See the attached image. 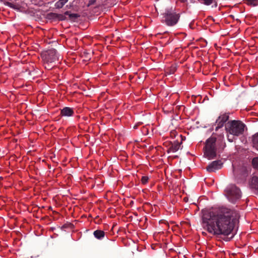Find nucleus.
<instances>
[{"mask_svg": "<svg viewBox=\"0 0 258 258\" xmlns=\"http://www.w3.org/2000/svg\"><path fill=\"white\" fill-rule=\"evenodd\" d=\"M238 217L235 211L227 208H221L217 214L207 210L202 211L203 227L215 235L228 236L232 234Z\"/></svg>", "mask_w": 258, "mask_h": 258, "instance_id": "f257e3e1", "label": "nucleus"}, {"mask_svg": "<svg viewBox=\"0 0 258 258\" xmlns=\"http://www.w3.org/2000/svg\"><path fill=\"white\" fill-rule=\"evenodd\" d=\"M245 126L242 121L233 120L228 121L225 124V130L230 135L238 137L243 134Z\"/></svg>", "mask_w": 258, "mask_h": 258, "instance_id": "f03ea898", "label": "nucleus"}, {"mask_svg": "<svg viewBox=\"0 0 258 258\" xmlns=\"http://www.w3.org/2000/svg\"><path fill=\"white\" fill-rule=\"evenodd\" d=\"M216 141L215 138L211 137L206 142L204 154L209 159H213L216 156Z\"/></svg>", "mask_w": 258, "mask_h": 258, "instance_id": "7ed1b4c3", "label": "nucleus"}, {"mask_svg": "<svg viewBox=\"0 0 258 258\" xmlns=\"http://www.w3.org/2000/svg\"><path fill=\"white\" fill-rule=\"evenodd\" d=\"M180 18L179 14L174 11L166 10L164 14V20L165 23L169 26H173L176 25Z\"/></svg>", "mask_w": 258, "mask_h": 258, "instance_id": "20e7f679", "label": "nucleus"}, {"mask_svg": "<svg viewBox=\"0 0 258 258\" xmlns=\"http://www.w3.org/2000/svg\"><path fill=\"white\" fill-rule=\"evenodd\" d=\"M225 191L227 199L232 203H235L241 197L240 190L235 185L231 184L229 185L225 190Z\"/></svg>", "mask_w": 258, "mask_h": 258, "instance_id": "39448f33", "label": "nucleus"}, {"mask_svg": "<svg viewBox=\"0 0 258 258\" xmlns=\"http://www.w3.org/2000/svg\"><path fill=\"white\" fill-rule=\"evenodd\" d=\"M41 56L44 63H53L59 59L56 50L53 48L42 52Z\"/></svg>", "mask_w": 258, "mask_h": 258, "instance_id": "423d86ee", "label": "nucleus"}, {"mask_svg": "<svg viewBox=\"0 0 258 258\" xmlns=\"http://www.w3.org/2000/svg\"><path fill=\"white\" fill-rule=\"evenodd\" d=\"M229 117V114L226 113L221 114L218 117L216 121V123L217 124L215 128L216 131H217L219 128L223 126L225 123L228 120Z\"/></svg>", "mask_w": 258, "mask_h": 258, "instance_id": "0eeeda50", "label": "nucleus"}, {"mask_svg": "<svg viewBox=\"0 0 258 258\" xmlns=\"http://www.w3.org/2000/svg\"><path fill=\"white\" fill-rule=\"evenodd\" d=\"M223 163L220 160H216L211 162L206 168L208 171L210 172H214L220 169L222 167Z\"/></svg>", "mask_w": 258, "mask_h": 258, "instance_id": "6e6552de", "label": "nucleus"}, {"mask_svg": "<svg viewBox=\"0 0 258 258\" xmlns=\"http://www.w3.org/2000/svg\"><path fill=\"white\" fill-rule=\"evenodd\" d=\"M74 114V111L73 108L69 107H65L61 109L60 111V115L62 116L70 117L73 116Z\"/></svg>", "mask_w": 258, "mask_h": 258, "instance_id": "1a4fd4ad", "label": "nucleus"}, {"mask_svg": "<svg viewBox=\"0 0 258 258\" xmlns=\"http://www.w3.org/2000/svg\"><path fill=\"white\" fill-rule=\"evenodd\" d=\"M181 143V142L179 143L178 141H174L173 143H172L171 146L168 149V153H174L177 151L179 149Z\"/></svg>", "mask_w": 258, "mask_h": 258, "instance_id": "9d476101", "label": "nucleus"}, {"mask_svg": "<svg viewBox=\"0 0 258 258\" xmlns=\"http://www.w3.org/2000/svg\"><path fill=\"white\" fill-rule=\"evenodd\" d=\"M106 233H105L104 231L101 230H96L94 231L93 235L94 237L100 240H101L103 239L105 236H106Z\"/></svg>", "mask_w": 258, "mask_h": 258, "instance_id": "9b49d317", "label": "nucleus"}, {"mask_svg": "<svg viewBox=\"0 0 258 258\" xmlns=\"http://www.w3.org/2000/svg\"><path fill=\"white\" fill-rule=\"evenodd\" d=\"M250 186L252 189L258 191V177L253 176L250 182Z\"/></svg>", "mask_w": 258, "mask_h": 258, "instance_id": "f8f14e48", "label": "nucleus"}, {"mask_svg": "<svg viewBox=\"0 0 258 258\" xmlns=\"http://www.w3.org/2000/svg\"><path fill=\"white\" fill-rule=\"evenodd\" d=\"M201 4L206 6H209L213 3L214 5L212 6V8H216L217 7V3L215 0H198Z\"/></svg>", "mask_w": 258, "mask_h": 258, "instance_id": "ddd939ff", "label": "nucleus"}, {"mask_svg": "<svg viewBox=\"0 0 258 258\" xmlns=\"http://www.w3.org/2000/svg\"><path fill=\"white\" fill-rule=\"evenodd\" d=\"M69 0H59L54 5L55 8L60 9L68 2Z\"/></svg>", "mask_w": 258, "mask_h": 258, "instance_id": "4468645a", "label": "nucleus"}, {"mask_svg": "<svg viewBox=\"0 0 258 258\" xmlns=\"http://www.w3.org/2000/svg\"><path fill=\"white\" fill-rule=\"evenodd\" d=\"M51 15L52 16L53 18H56L60 21L65 20L67 19L66 17L65 16L66 15H62V14H58L56 13H51Z\"/></svg>", "mask_w": 258, "mask_h": 258, "instance_id": "2eb2a0df", "label": "nucleus"}, {"mask_svg": "<svg viewBox=\"0 0 258 258\" xmlns=\"http://www.w3.org/2000/svg\"><path fill=\"white\" fill-rule=\"evenodd\" d=\"M64 15H69V18L71 20H75L80 17V15L78 14H70L69 11H66L64 13Z\"/></svg>", "mask_w": 258, "mask_h": 258, "instance_id": "dca6fc26", "label": "nucleus"}, {"mask_svg": "<svg viewBox=\"0 0 258 258\" xmlns=\"http://www.w3.org/2000/svg\"><path fill=\"white\" fill-rule=\"evenodd\" d=\"M252 141L254 147L258 150V133L253 136Z\"/></svg>", "mask_w": 258, "mask_h": 258, "instance_id": "f3484780", "label": "nucleus"}, {"mask_svg": "<svg viewBox=\"0 0 258 258\" xmlns=\"http://www.w3.org/2000/svg\"><path fill=\"white\" fill-rule=\"evenodd\" d=\"M247 4L252 6H256L258 4V0H245Z\"/></svg>", "mask_w": 258, "mask_h": 258, "instance_id": "a211bd4d", "label": "nucleus"}, {"mask_svg": "<svg viewBox=\"0 0 258 258\" xmlns=\"http://www.w3.org/2000/svg\"><path fill=\"white\" fill-rule=\"evenodd\" d=\"M253 166L258 169V157H256L253 159L252 161Z\"/></svg>", "mask_w": 258, "mask_h": 258, "instance_id": "6ab92c4d", "label": "nucleus"}, {"mask_svg": "<svg viewBox=\"0 0 258 258\" xmlns=\"http://www.w3.org/2000/svg\"><path fill=\"white\" fill-rule=\"evenodd\" d=\"M149 178L148 176H144L141 178V181L142 183L146 184L148 181Z\"/></svg>", "mask_w": 258, "mask_h": 258, "instance_id": "aec40b11", "label": "nucleus"}, {"mask_svg": "<svg viewBox=\"0 0 258 258\" xmlns=\"http://www.w3.org/2000/svg\"><path fill=\"white\" fill-rule=\"evenodd\" d=\"M4 4L6 5V6H7L10 8H14L15 9V6L14 5H13V4L10 3V2H4Z\"/></svg>", "mask_w": 258, "mask_h": 258, "instance_id": "412c9836", "label": "nucleus"}, {"mask_svg": "<svg viewBox=\"0 0 258 258\" xmlns=\"http://www.w3.org/2000/svg\"><path fill=\"white\" fill-rule=\"evenodd\" d=\"M49 63H44L45 68L48 70H51L53 67V66L50 65Z\"/></svg>", "mask_w": 258, "mask_h": 258, "instance_id": "4be33fe9", "label": "nucleus"}, {"mask_svg": "<svg viewBox=\"0 0 258 258\" xmlns=\"http://www.w3.org/2000/svg\"><path fill=\"white\" fill-rule=\"evenodd\" d=\"M95 2H96V0H90L89 1L87 6L89 7L91 5H93L95 3Z\"/></svg>", "mask_w": 258, "mask_h": 258, "instance_id": "5701e85b", "label": "nucleus"}, {"mask_svg": "<svg viewBox=\"0 0 258 258\" xmlns=\"http://www.w3.org/2000/svg\"><path fill=\"white\" fill-rule=\"evenodd\" d=\"M227 139H228V140L230 142H232L233 141V140H234V137H230L229 135L227 136Z\"/></svg>", "mask_w": 258, "mask_h": 258, "instance_id": "b1692460", "label": "nucleus"}, {"mask_svg": "<svg viewBox=\"0 0 258 258\" xmlns=\"http://www.w3.org/2000/svg\"><path fill=\"white\" fill-rule=\"evenodd\" d=\"M180 1L182 2V3H185L186 0H180Z\"/></svg>", "mask_w": 258, "mask_h": 258, "instance_id": "393cba45", "label": "nucleus"}, {"mask_svg": "<svg viewBox=\"0 0 258 258\" xmlns=\"http://www.w3.org/2000/svg\"><path fill=\"white\" fill-rule=\"evenodd\" d=\"M233 172H234V176H235V170H233Z\"/></svg>", "mask_w": 258, "mask_h": 258, "instance_id": "a878e982", "label": "nucleus"}, {"mask_svg": "<svg viewBox=\"0 0 258 258\" xmlns=\"http://www.w3.org/2000/svg\"><path fill=\"white\" fill-rule=\"evenodd\" d=\"M233 236H234V234H232V236H231L230 238H233Z\"/></svg>", "mask_w": 258, "mask_h": 258, "instance_id": "bb28decb", "label": "nucleus"}]
</instances>
